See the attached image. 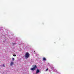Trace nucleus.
I'll return each instance as SVG.
<instances>
[{
	"label": "nucleus",
	"mask_w": 74,
	"mask_h": 74,
	"mask_svg": "<svg viewBox=\"0 0 74 74\" xmlns=\"http://www.w3.org/2000/svg\"><path fill=\"white\" fill-rule=\"evenodd\" d=\"M33 68H31V70H35L37 67L35 65H33L32 66Z\"/></svg>",
	"instance_id": "1"
},
{
	"label": "nucleus",
	"mask_w": 74,
	"mask_h": 74,
	"mask_svg": "<svg viewBox=\"0 0 74 74\" xmlns=\"http://www.w3.org/2000/svg\"><path fill=\"white\" fill-rule=\"evenodd\" d=\"M48 68H47V69H46V71H47V70H48Z\"/></svg>",
	"instance_id": "9"
},
{
	"label": "nucleus",
	"mask_w": 74,
	"mask_h": 74,
	"mask_svg": "<svg viewBox=\"0 0 74 74\" xmlns=\"http://www.w3.org/2000/svg\"><path fill=\"white\" fill-rule=\"evenodd\" d=\"M40 72V70L38 69H37V71H36V74H38Z\"/></svg>",
	"instance_id": "4"
},
{
	"label": "nucleus",
	"mask_w": 74,
	"mask_h": 74,
	"mask_svg": "<svg viewBox=\"0 0 74 74\" xmlns=\"http://www.w3.org/2000/svg\"><path fill=\"white\" fill-rule=\"evenodd\" d=\"M43 60H45H45H46V58H43Z\"/></svg>",
	"instance_id": "5"
},
{
	"label": "nucleus",
	"mask_w": 74,
	"mask_h": 74,
	"mask_svg": "<svg viewBox=\"0 0 74 74\" xmlns=\"http://www.w3.org/2000/svg\"><path fill=\"white\" fill-rule=\"evenodd\" d=\"M13 56H16V55L14 54V55H13Z\"/></svg>",
	"instance_id": "7"
},
{
	"label": "nucleus",
	"mask_w": 74,
	"mask_h": 74,
	"mask_svg": "<svg viewBox=\"0 0 74 74\" xmlns=\"http://www.w3.org/2000/svg\"><path fill=\"white\" fill-rule=\"evenodd\" d=\"M52 69H54V68H53H53H52Z\"/></svg>",
	"instance_id": "10"
},
{
	"label": "nucleus",
	"mask_w": 74,
	"mask_h": 74,
	"mask_svg": "<svg viewBox=\"0 0 74 74\" xmlns=\"http://www.w3.org/2000/svg\"><path fill=\"white\" fill-rule=\"evenodd\" d=\"M15 60V59L14 58H12V60L14 61Z\"/></svg>",
	"instance_id": "6"
},
{
	"label": "nucleus",
	"mask_w": 74,
	"mask_h": 74,
	"mask_svg": "<svg viewBox=\"0 0 74 74\" xmlns=\"http://www.w3.org/2000/svg\"><path fill=\"white\" fill-rule=\"evenodd\" d=\"M3 67H5V65H4V64H3Z\"/></svg>",
	"instance_id": "8"
},
{
	"label": "nucleus",
	"mask_w": 74,
	"mask_h": 74,
	"mask_svg": "<svg viewBox=\"0 0 74 74\" xmlns=\"http://www.w3.org/2000/svg\"><path fill=\"white\" fill-rule=\"evenodd\" d=\"M14 64V62L12 61L11 62H10V66H12Z\"/></svg>",
	"instance_id": "3"
},
{
	"label": "nucleus",
	"mask_w": 74,
	"mask_h": 74,
	"mask_svg": "<svg viewBox=\"0 0 74 74\" xmlns=\"http://www.w3.org/2000/svg\"><path fill=\"white\" fill-rule=\"evenodd\" d=\"M29 56H30V54H29V53L28 52L26 53L25 54V58L27 59H28V58H29Z\"/></svg>",
	"instance_id": "2"
}]
</instances>
